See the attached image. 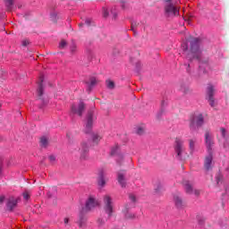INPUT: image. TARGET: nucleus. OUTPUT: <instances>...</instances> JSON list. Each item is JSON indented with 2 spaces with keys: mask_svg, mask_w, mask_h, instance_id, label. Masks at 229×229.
<instances>
[{
  "mask_svg": "<svg viewBox=\"0 0 229 229\" xmlns=\"http://www.w3.org/2000/svg\"><path fill=\"white\" fill-rule=\"evenodd\" d=\"M201 39L194 38L190 41V51L186 55V60L189 63H184L186 72L193 78H199L201 74H207V69L210 67L208 58L201 57L202 52L199 45Z\"/></svg>",
  "mask_w": 229,
  "mask_h": 229,
  "instance_id": "obj_1",
  "label": "nucleus"
},
{
  "mask_svg": "<svg viewBox=\"0 0 229 229\" xmlns=\"http://www.w3.org/2000/svg\"><path fill=\"white\" fill-rule=\"evenodd\" d=\"M98 119L96 117V114H94V107H91L90 109L88 110L85 118H84V133L86 135H89L91 133V139L92 141L98 144L99 140H101V137L96 133H92V128H94V123Z\"/></svg>",
  "mask_w": 229,
  "mask_h": 229,
  "instance_id": "obj_2",
  "label": "nucleus"
},
{
  "mask_svg": "<svg viewBox=\"0 0 229 229\" xmlns=\"http://www.w3.org/2000/svg\"><path fill=\"white\" fill-rule=\"evenodd\" d=\"M98 207V201L93 197H89L86 200L85 207H83L79 214V220L77 221L79 227L83 228L87 224V213L90 212L92 208Z\"/></svg>",
  "mask_w": 229,
  "mask_h": 229,
  "instance_id": "obj_3",
  "label": "nucleus"
},
{
  "mask_svg": "<svg viewBox=\"0 0 229 229\" xmlns=\"http://www.w3.org/2000/svg\"><path fill=\"white\" fill-rule=\"evenodd\" d=\"M37 94H38V108L42 110V108H46V106H47V103H49V99L44 97V75H41L39 77Z\"/></svg>",
  "mask_w": 229,
  "mask_h": 229,
  "instance_id": "obj_4",
  "label": "nucleus"
},
{
  "mask_svg": "<svg viewBox=\"0 0 229 229\" xmlns=\"http://www.w3.org/2000/svg\"><path fill=\"white\" fill-rule=\"evenodd\" d=\"M203 124H205V117H203V114H193L190 116V130L191 131H198Z\"/></svg>",
  "mask_w": 229,
  "mask_h": 229,
  "instance_id": "obj_5",
  "label": "nucleus"
},
{
  "mask_svg": "<svg viewBox=\"0 0 229 229\" xmlns=\"http://www.w3.org/2000/svg\"><path fill=\"white\" fill-rule=\"evenodd\" d=\"M174 149L175 151V158L177 160H183V153H185V147L183 146V140L176 138Z\"/></svg>",
  "mask_w": 229,
  "mask_h": 229,
  "instance_id": "obj_6",
  "label": "nucleus"
},
{
  "mask_svg": "<svg viewBox=\"0 0 229 229\" xmlns=\"http://www.w3.org/2000/svg\"><path fill=\"white\" fill-rule=\"evenodd\" d=\"M165 17H176L177 15H180V11L176 6H174L173 1L165 3Z\"/></svg>",
  "mask_w": 229,
  "mask_h": 229,
  "instance_id": "obj_7",
  "label": "nucleus"
},
{
  "mask_svg": "<svg viewBox=\"0 0 229 229\" xmlns=\"http://www.w3.org/2000/svg\"><path fill=\"white\" fill-rule=\"evenodd\" d=\"M214 92L216 89H214V85L209 84L206 89V99L208 101L209 106L214 108L216 106V99L214 98Z\"/></svg>",
  "mask_w": 229,
  "mask_h": 229,
  "instance_id": "obj_8",
  "label": "nucleus"
},
{
  "mask_svg": "<svg viewBox=\"0 0 229 229\" xmlns=\"http://www.w3.org/2000/svg\"><path fill=\"white\" fill-rule=\"evenodd\" d=\"M104 210L108 217L114 214V206L112 205V197L108 195L104 196Z\"/></svg>",
  "mask_w": 229,
  "mask_h": 229,
  "instance_id": "obj_9",
  "label": "nucleus"
},
{
  "mask_svg": "<svg viewBox=\"0 0 229 229\" xmlns=\"http://www.w3.org/2000/svg\"><path fill=\"white\" fill-rule=\"evenodd\" d=\"M72 114H75L76 115H79V117L83 116V113L85 112V102L80 101L78 106L75 105L72 106Z\"/></svg>",
  "mask_w": 229,
  "mask_h": 229,
  "instance_id": "obj_10",
  "label": "nucleus"
},
{
  "mask_svg": "<svg viewBox=\"0 0 229 229\" xmlns=\"http://www.w3.org/2000/svg\"><path fill=\"white\" fill-rule=\"evenodd\" d=\"M116 174L119 185H121L123 189L126 188V171L120 170L116 173Z\"/></svg>",
  "mask_w": 229,
  "mask_h": 229,
  "instance_id": "obj_11",
  "label": "nucleus"
},
{
  "mask_svg": "<svg viewBox=\"0 0 229 229\" xmlns=\"http://www.w3.org/2000/svg\"><path fill=\"white\" fill-rule=\"evenodd\" d=\"M212 160H214V152H208V156L204 160V169H206V171H211Z\"/></svg>",
  "mask_w": 229,
  "mask_h": 229,
  "instance_id": "obj_12",
  "label": "nucleus"
},
{
  "mask_svg": "<svg viewBox=\"0 0 229 229\" xmlns=\"http://www.w3.org/2000/svg\"><path fill=\"white\" fill-rule=\"evenodd\" d=\"M205 142L208 153H214V151L212 150V148L214 146V140L212 139V137H210L209 132L205 133Z\"/></svg>",
  "mask_w": 229,
  "mask_h": 229,
  "instance_id": "obj_13",
  "label": "nucleus"
},
{
  "mask_svg": "<svg viewBox=\"0 0 229 229\" xmlns=\"http://www.w3.org/2000/svg\"><path fill=\"white\" fill-rule=\"evenodd\" d=\"M89 147L87 144V142H82L81 147V157H80L81 160H87L89 157Z\"/></svg>",
  "mask_w": 229,
  "mask_h": 229,
  "instance_id": "obj_14",
  "label": "nucleus"
},
{
  "mask_svg": "<svg viewBox=\"0 0 229 229\" xmlns=\"http://www.w3.org/2000/svg\"><path fill=\"white\" fill-rule=\"evenodd\" d=\"M84 83L87 85V89H86L87 92L89 94H90V92H92V90L94 89V88L98 84V81L96 80V77H90L89 81H85Z\"/></svg>",
  "mask_w": 229,
  "mask_h": 229,
  "instance_id": "obj_15",
  "label": "nucleus"
},
{
  "mask_svg": "<svg viewBox=\"0 0 229 229\" xmlns=\"http://www.w3.org/2000/svg\"><path fill=\"white\" fill-rule=\"evenodd\" d=\"M174 201L178 210H183V208H185V202L183 201V199H182V197L174 195Z\"/></svg>",
  "mask_w": 229,
  "mask_h": 229,
  "instance_id": "obj_16",
  "label": "nucleus"
},
{
  "mask_svg": "<svg viewBox=\"0 0 229 229\" xmlns=\"http://www.w3.org/2000/svg\"><path fill=\"white\" fill-rule=\"evenodd\" d=\"M98 184L99 187H105L106 181H105V172L100 170L98 173Z\"/></svg>",
  "mask_w": 229,
  "mask_h": 229,
  "instance_id": "obj_17",
  "label": "nucleus"
},
{
  "mask_svg": "<svg viewBox=\"0 0 229 229\" xmlns=\"http://www.w3.org/2000/svg\"><path fill=\"white\" fill-rule=\"evenodd\" d=\"M17 203H19L17 199H9L6 203L7 210L9 212H13V208L17 207Z\"/></svg>",
  "mask_w": 229,
  "mask_h": 229,
  "instance_id": "obj_18",
  "label": "nucleus"
},
{
  "mask_svg": "<svg viewBox=\"0 0 229 229\" xmlns=\"http://www.w3.org/2000/svg\"><path fill=\"white\" fill-rule=\"evenodd\" d=\"M184 189H185L186 194H193L194 193L192 185L191 184V182L189 181L184 182Z\"/></svg>",
  "mask_w": 229,
  "mask_h": 229,
  "instance_id": "obj_19",
  "label": "nucleus"
},
{
  "mask_svg": "<svg viewBox=\"0 0 229 229\" xmlns=\"http://www.w3.org/2000/svg\"><path fill=\"white\" fill-rule=\"evenodd\" d=\"M110 155L111 157H114V155L118 157L119 155H121L119 145H116L111 148Z\"/></svg>",
  "mask_w": 229,
  "mask_h": 229,
  "instance_id": "obj_20",
  "label": "nucleus"
},
{
  "mask_svg": "<svg viewBox=\"0 0 229 229\" xmlns=\"http://www.w3.org/2000/svg\"><path fill=\"white\" fill-rule=\"evenodd\" d=\"M179 90L183 94H187V92H189V85L185 82H181Z\"/></svg>",
  "mask_w": 229,
  "mask_h": 229,
  "instance_id": "obj_21",
  "label": "nucleus"
},
{
  "mask_svg": "<svg viewBox=\"0 0 229 229\" xmlns=\"http://www.w3.org/2000/svg\"><path fill=\"white\" fill-rule=\"evenodd\" d=\"M154 192L155 194H160L162 192V182L159 181L155 184Z\"/></svg>",
  "mask_w": 229,
  "mask_h": 229,
  "instance_id": "obj_22",
  "label": "nucleus"
},
{
  "mask_svg": "<svg viewBox=\"0 0 229 229\" xmlns=\"http://www.w3.org/2000/svg\"><path fill=\"white\" fill-rule=\"evenodd\" d=\"M106 88L109 89V90H114V89H115V82H114V81H106Z\"/></svg>",
  "mask_w": 229,
  "mask_h": 229,
  "instance_id": "obj_23",
  "label": "nucleus"
},
{
  "mask_svg": "<svg viewBox=\"0 0 229 229\" xmlns=\"http://www.w3.org/2000/svg\"><path fill=\"white\" fill-rule=\"evenodd\" d=\"M189 148L191 150V153H194L195 148H196V140H189Z\"/></svg>",
  "mask_w": 229,
  "mask_h": 229,
  "instance_id": "obj_24",
  "label": "nucleus"
},
{
  "mask_svg": "<svg viewBox=\"0 0 229 229\" xmlns=\"http://www.w3.org/2000/svg\"><path fill=\"white\" fill-rule=\"evenodd\" d=\"M40 144H41V148H47L49 141L47 140V138H46V136L41 137Z\"/></svg>",
  "mask_w": 229,
  "mask_h": 229,
  "instance_id": "obj_25",
  "label": "nucleus"
},
{
  "mask_svg": "<svg viewBox=\"0 0 229 229\" xmlns=\"http://www.w3.org/2000/svg\"><path fill=\"white\" fill-rule=\"evenodd\" d=\"M142 70V63L140 61H138L135 64L134 72L138 74H140V71Z\"/></svg>",
  "mask_w": 229,
  "mask_h": 229,
  "instance_id": "obj_26",
  "label": "nucleus"
},
{
  "mask_svg": "<svg viewBox=\"0 0 229 229\" xmlns=\"http://www.w3.org/2000/svg\"><path fill=\"white\" fill-rule=\"evenodd\" d=\"M5 6L9 12H12L13 8V0H6Z\"/></svg>",
  "mask_w": 229,
  "mask_h": 229,
  "instance_id": "obj_27",
  "label": "nucleus"
},
{
  "mask_svg": "<svg viewBox=\"0 0 229 229\" xmlns=\"http://www.w3.org/2000/svg\"><path fill=\"white\" fill-rule=\"evenodd\" d=\"M76 49H77L76 42H74V40H72V43L70 45V51L72 55H74V53H76Z\"/></svg>",
  "mask_w": 229,
  "mask_h": 229,
  "instance_id": "obj_28",
  "label": "nucleus"
},
{
  "mask_svg": "<svg viewBox=\"0 0 229 229\" xmlns=\"http://www.w3.org/2000/svg\"><path fill=\"white\" fill-rule=\"evenodd\" d=\"M137 26H139V22H137V21H132L131 22V31H132L133 33H136L135 28H137Z\"/></svg>",
  "mask_w": 229,
  "mask_h": 229,
  "instance_id": "obj_29",
  "label": "nucleus"
},
{
  "mask_svg": "<svg viewBox=\"0 0 229 229\" xmlns=\"http://www.w3.org/2000/svg\"><path fill=\"white\" fill-rule=\"evenodd\" d=\"M164 114H165V110L164 109H159V111L157 114V119L158 121H160V119H162V115H164Z\"/></svg>",
  "mask_w": 229,
  "mask_h": 229,
  "instance_id": "obj_30",
  "label": "nucleus"
},
{
  "mask_svg": "<svg viewBox=\"0 0 229 229\" xmlns=\"http://www.w3.org/2000/svg\"><path fill=\"white\" fill-rule=\"evenodd\" d=\"M168 105H169V103L166 100H162L160 109L165 111V108H167Z\"/></svg>",
  "mask_w": 229,
  "mask_h": 229,
  "instance_id": "obj_31",
  "label": "nucleus"
},
{
  "mask_svg": "<svg viewBox=\"0 0 229 229\" xmlns=\"http://www.w3.org/2000/svg\"><path fill=\"white\" fill-rule=\"evenodd\" d=\"M117 157L118 158L116 159V163L118 165H122L124 156H123V154H119Z\"/></svg>",
  "mask_w": 229,
  "mask_h": 229,
  "instance_id": "obj_32",
  "label": "nucleus"
},
{
  "mask_svg": "<svg viewBox=\"0 0 229 229\" xmlns=\"http://www.w3.org/2000/svg\"><path fill=\"white\" fill-rule=\"evenodd\" d=\"M58 14L56 13H50V19L52 22H56Z\"/></svg>",
  "mask_w": 229,
  "mask_h": 229,
  "instance_id": "obj_33",
  "label": "nucleus"
},
{
  "mask_svg": "<svg viewBox=\"0 0 229 229\" xmlns=\"http://www.w3.org/2000/svg\"><path fill=\"white\" fill-rule=\"evenodd\" d=\"M216 182L217 185H219V182H223V174H221V173H218L216 175Z\"/></svg>",
  "mask_w": 229,
  "mask_h": 229,
  "instance_id": "obj_34",
  "label": "nucleus"
},
{
  "mask_svg": "<svg viewBox=\"0 0 229 229\" xmlns=\"http://www.w3.org/2000/svg\"><path fill=\"white\" fill-rule=\"evenodd\" d=\"M67 47V41H65L64 39H63L60 44H59V49H65V47Z\"/></svg>",
  "mask_w": 229,
  "mask_h": 229,
  "instance_id": "obj_35",
  "label": "nucleus"
},
{
  "mask_svg": "<svg viewBox=\"0 0 229 229\" xmlns=\"http://www.w3.org/2000/svg\"><path fill=\"white\" fill-rule=\"evenodd\" d=\"M125 219H135V215L127 211L125 214Z\"/></svg>",
  "mask_w": 229,
  "mask_h": 229,
  "instance_id": "obj_36",
  "label": "nucleus"
},
{
  "mask_svg": "<svg viewBox=\"0 0 229 229\" xmlns=\"http://www.w3.org/2000/svg\"><path fill=\"white\" fill-rule=\"evenodd\" d=\"M198 226H199V228H202V226H205V219L199 218L198 219Z\"/></svg>",
  "mask_w": 229,
  "mask_h": 229,
  "instance_id": "obj_37",
  "label": "nucleus"
},
{
  "mask_svg": "<svg viewBox=\"0 0 229 229\" xmlns=\"http://www.w3.org/2000/svg\"><path fill=\"white\" fill-rule=\"evenodd\" d=\"M111 14L113 15L114 21H115V19H117V11L115 8L111 9Z\"/></svg>",
  "mask_w": 229,
  "mask_h": 229,
  "instance_id": "obj_38",
  "label": "nucleus"
},
{
  "mask_svg": "<svg viewBox=\"0 0 229 229\" xmlns=\"http://www.w3.org/2000/svg\"><path fill=\"white\" fill-rule=\"evenodd\" d=\"M182 49L185 53L186 51H189V45L187 43L182 44Z\"/></svg>",
  "mask_w": 229,
  "mask_h": 229,
  "instance_id": "obj_39",
  "label": "nucleus"
},
{
  "mask_svg": "<svg viewBox=\"0 0 229 229\" xmlns=\"http://www.w3.org/2000/svg\"><path fill=\"white\" fill-rule=\"evenodd\" d=\"M48 159H49V162H51V164H53V163L56 162V156H55V155H50V156L48 157Z\"/></svg>",
  "mask_w": 229,
  "mask_h": 229,
  "instance_id": "obj_40",
  "label": "nucleus"
},
{
  "mask_svg": "<svg viewBox=\"0 0 229 229\" xmlns=\"http://www.w3.org/2000/svg\"><path fill=\"white\" fill-rule=\"evenodd\" d=\"M129 199H131V201L132 203H135V202L137 201V197H135V195L130 193V194H129Z\"/></svg>",
  "mask_w": 229,
  "mask_h": 229,
  "instance_id": "obj_41",
  "label": "nucleus"
},
{
  "mask_svg": "<svg viewBox=\"0 0 229 229\" xmlns=\"http://www.w3.org/2000/svg\"><path fill=\"white\" fill-rule=\"evenodd\" d=\"M136 133H137V135H142V133H144V129L142 127H139L136 130Z\"/></svg>",
  "mask_w": 229,
  "mask_h": 229,
  "instance_id": "obj_42",
  "label": "nucleus"
},
{
  "mask_svg": "<svg viewBox=\"0 0 229 229\" xmlns=\"http://www.w3.org/2000/svg\"><path fill=\"white\" fill-rule=\"evenodd\" d=\"M220 130H221L223 139H226V129L222 127Z\"/></svg>",
  "mask_w": 229,
  "mask_h": 229,
  "instance_id": "obj_43",
  "label": "nucleus"
},
{
  "mask_svg": "<svg viewBox=\"0 0 229 229\" xmlns=\"http://www.w3.org/2000/svg\"><path fill=\"white\" fill-rule=\"evenodd\" d=\"M102 11H103L104 17L106 19V17H108V14H109L108 10H106V8L103 7Z\"/></svg>",
  "mask_w": 229,
  "mask_h": 229,
  "instance_id": "obj_44",
  "label": "nucleus"
},
{
  "mask_svg": "<svg viewBox=\"0 0 229 229\" xmlns=\"http://www.w3.org/2000/svg\"><path fill=\"white\" fill-rule=\"evenodd\" d=\"M85 24H86L87 26H90V25L92 24V19H90V18H86V20H85Z\"/></svg>",
  "mask_w": 229,
  "mask_h": 229,
  "instance_id": "obj_45",
  "label": "nucleus"
},
{
  "mask_svg": "<svg viewBox=\"0 0 229 229\" xmlns=\"http://www.w3.org/2000/svg\"><path fill=\"white\" fill-rule=\"evenodd\" d=\"M98 226H103V225H105V220L103 218H98Z\"/></svg>",
  "mask_w": 229,
  "mask_h": 229,
  "instance_id": "obj_46",
  "label": "nucleus"
},
{
  "mask_svg": "<svg viewBox=\"0 0 229 229\" xmlns=\"http://www.w3.org/2000/svg\"><path fill=\"white\" fill-rule=\"evenodd\" d=\"M126 1L121 0V8L122 10H126Z\"/></svg>",
  "mask_w": 229,
  "mask_h": 229,
  "instance_id": "obj_47",
  "label": "nucleus"
},
{
  "mask_svg": "<svg viewBox=\"0 0 229 229\" xmlns=\"http://www.w3.org/2000/svg\"><path fill=\"white\" fill-rule=\"evenodd\" d=\"M5 197L4 195L0 196V205H3L4 203Z\"/></svg>",
  "mask_w": 229,
  "mask_h": 229,
  "instance_id": "obj_48",
  "label": "nucleus"
},
{
  "mask_svg": "<svg viewBox=\"0 0 229 229\" xmlns=\"http://www.w3.org/2000/svg\"><path fill=\"white\" fill-rule=\"evenodd\" d=\"M24 199H30V194L28 192L23 193Z\"/></svg>",
  "mask_w": 229,
  "mask_h": 229,
  "instance_id": "obj_49",
  "label": "nucleus"
},
{
  "mask_svg": "<svg viewBox=\"0 0 229 229\" xmlns=\"http://www.w3.org/2000/svg\"><path fill=\"white\" fill-rule=\"evenodd\" d=\"M92 56H93V55H92V53L89 51V55H88V60H89V62H90V60H92Z\"/></svg>",
  "mask_w": 229,
  "mask_h": 229,
  "instance_id": "obj_50",
  "label": "nucleus"
},
{
  "mask_svg": "<svg viewBox=\"0 0 229 229\" xmlns=\"http://www.w3.org/2000/svg\"><path fill=\"white\" fill-rule=\"evenodd\" d=\"M28 44H30V42H29L28 40H23V41H22V46H23L24 47H26V46H28Z\"/></svg>",
  "mask_w": 229,
  "mask_h": 229,
  "instance_id": "obj_51",
  "label": "nucleus"
},
{
  "mask_svg": "<svg viewBox=\"0 0 229 229\" xmlns=\"http://www.w3.org/2000/svg\"><path fill=\"white\" fill-rule=\"evenodd\" d=\"M47 198H49V199L53 198V194H51V191H48V192L47 193Z\"/></svg>",
  "mask_w": 229,
  "mask_h": 229,
  "instance_id": "obj_52",
  "label": "nucleus"
},
{
  "mask_svg": "<svg viewBox=\"0 0 229 229\" xmlns=\"http://www.w3.org/2000/svg\"><path fill=\"white\" fill-rule=\"evenodd\" d=\"M194 194H195V196H199V191L195 190V191H194Z\"/></svg>",
  "mask_w": 229,
  "mask_h": 229,
  "instance_id": "obj_53",
  "label": "nucleus"
},
{
  "mask_svg": "<svg viewBox=\"0 0 229 229\" xmlns=\"http://www.w3.org/2000/svg\"><path fill=\"white\" fill-rule=\"evenodd\" d=\"M68 224H69V218L66 217V218H64V225H68Z\"/></svg>",
  "mask_w": 229,
  "mask_h": 229,
  "instance_id": "obj_54",
  "label": "nucleus"
},
{
  "mask_svg": "<svg viewBox=\"0 0 229 229\" xmlns=\"http://www.w3.org/2000/svg\"><path fill=\"white\" fill-rule=\"evenodd\" d=\"M173 0H164V3H171Z\"/></svg>",
  "mask_w": 229,
  "mask_h": 229,
  "instance_id": "obj_55",
  "label": "nucleus"
},
{
  "mask_svg": "<svg viewBox=\"0 0 229 229\" xmlns=\"http://www.w3.org/2000/svg\"><path fill=\"white\" fill-rule=\"evenodd\" d=\"M83 25H84V23H80V24H79V27H80V28H83Z\"/></svg>",
  "mask_w": 229,
  "mask_h": 229,
  "instance_id": "obj_56",
  "label": "nucleus"
},
{
  "mask_svg": "<svg viewBox=\"0 0 229 229\" xmlns=\"http://www.w3.org/2000/svg\"><path fill=\"white\" fill-rule=\"evenodd\" d=\"M2 171H3V167L0 166V174H1Z\"/></svg>",
  "mask_w": 229,
  "mask_h": 229,
  "instance_id": "obj_57",
  "label": "nucleus"
},
{
  "mask_svg": "<svg viewBox=\"0 0 229 229\" xmlns=\"http://www.w3.org/2000/svg\"><path fill=\"white\" fill-rule=\"evenodd\" d=\"M136 32H133L134 35H137V30H135Z\"/></svg>",
  "mask_w": 229,
  "mask_h": 229,
  "instance_id": "obj_58",
  "label": "nucleus"
},
{
  "mask_svg": "<svg viewBox=\"0 0 229 229\" xmlns=\"http://www.w3.org/2000/svg\"><path fill=\"white\" fill-rule=\"evenodd\" d=\"M27 15H28V13H26L24 17H27Z\"/></svg>",
  "mask_w": 229,
  "mask_h": 229,
  "instance_id": "obj_59",
  "label": "nucleus"
}]
</instances>
